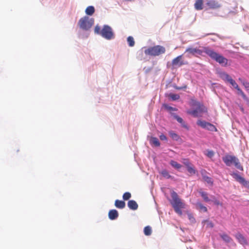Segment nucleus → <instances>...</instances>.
I'll return each instance as SVG.
<instances>
[{"label": "nucleus", "mask_w": 249, "mask_h": 249, "mask_svg": "<svg viewBox=\"0 0 249 249\" xmlns=\"http://www.w3.org/2000/svg\"><path fill=\"white\" fill-rule=\"evenodd\" d=\"M189 105L194 108L187 110V113L194 117H201V114L207 112V108L205 106L194 98L190 99Z\"/></svg>", "instance_id": "nucleus-1"}, {"label": "nucleus", "mask_w": 249, "mask_h": 249, "mask_svg": "<svg viewBox=\"0 0 249 249\" xmlns=\"http://www.w3.org/2000/svg\"><path fill=\"white\" fill-rule=\"evenodd\" d=\"M94 33L101 36L107 40L114 39L115 34L112 28L107 24H105L101 28L99 25H96L94 29Z\"/></svg>", "instance_id": "nucleus-2"}, {"label": "nucleus", "mask_w": 249, "mask_h": 249, "mask_svg": "<svg viewBox=\"0 0 249 249\" xmlns=\"http://www.w3.org/2000/svg\"><path fill=\"white\" fill-rule=\"evenodd\" d=\"M204 51L211 59L218 63L221 66L226 67L228 65V60L213 50L208 47H205Z\"/></svg>", "instance_id": "nucleus-3"}, {"label": "nucleus", "mask_w": 249, "mask_h": 249, "mask_svg": "<svg viewBox=\"0 0 249 249\" xmlns=\"http://www.w3.org/2000/svg\"><path fill=\"white\" fill-rule=\"evenodd\" d=\"M171 196L172 200H171L170 203L175 212L179 215H181L182 214L181 209L185 208V204L179 198L178 194L176 192H172L171 193Z\"/></svg>", "instance_id": "nucleus-4"}, {"label": "nucleus", "mask_w": 249, "mask_h": 249, "mask_svg": "<svg viewBox=\"0 0 249 249\" xmlns=\"http://www.w3.org/2000/svg\"><path fill=\"white\" fill-rule=\"evenodd\" d=\"M144 53L146 55L151 56H159L164 54L166 51L164 47L159 45L149 47L147 48H144Z\"/></svg>", "instance_id": "nucleus-5"}, {"label": "nucleus", "mask_w": 249, "mask_h": 249, "mask_svg": "<svg viewBox=\"0 0 249 249\" xmlns=\"http://www.w3.org/2000/svg\"><path fill=\"white\" fill-rule=\"evenodd\" d=\"M222 160L227 166H231L233 164L238 170L243 171V167L240 163L239 159L235 156L226 155L222 157Z\"/></svg>", "instance_id": "nucleus-6"}, {"label": "nucleus", "mask_w": 249, "mask_h": 249, "mask_svg": "<svg viewBox=\"0 0 249 249\" xmlns=\"http://www.w3.org/2000/svg\"><path fill=\"white\" fill-rule=\"evenodd\" d=\"M94 22V20L93 18H90L89 17H83L79 19L78 25L82 30L88 31L91 28Z\"/></svg>", "instance_id": "nucleus-7"}, {"label": "nucleus", "mask_w": 249, "mask_h": 249, "mask_svg": "<svg viewBox=\"0 0 249 249\" xmlns=\"http://www.w3.org/2000/svg\"><path fill=\"white\" fill-rule=\"evenodd\" d=\"M196 124L201 128L210 131L216 132L217 131L215 125L204 120L200 119L198 120L196 122Z\"/></svg>", "instance_id": "nucleus-8"}, {"label": "nucleus", "mask_w": 249, "mask_h": 249, "mask_svg": "<svg viewBox=\"0 0 249 249\" xmlns=\"http://www.w3.org/2000/svg\"><path fill=\"white\" fill-rule=\"evenodd\" d=\"M230 175L234 178L237 181L246 187H249V181L246 180L244 178L241 177L237 173L232 172L230 173Z\"/></svg>", "instance_id": "nucleus-9"}, {"label": "nucleus", "mask_w": 249, "mask_h": 249, "mask_svg": "<svg viewBox=\"0 0 249 249\" xmlns=\"http://www.w3.org/2000/svg\"><path fill=\"white\" fill-rule=\"evenodd\" d=\"M204 47L203 50H200L197 48L188 47L187 48L185 52V53H188L189 54L196 55H202L203 53H205Z\"/></svg>", "instance_id": "nucleus-10"}, {"label": "nucleus", "mask_w": 249, "mask_h": 249, "mask_svg": "<svg viewBox=\"0 0 249 249\" xmlns=\"http://www.w3.org/2000/svg\"><path fill=\"white\" fill-rule=\"evenodd\" d=\"M182 55H180L173 59L172 65L173 67H181L186 64V63L182 60Z\"/></svg>", "instance_id": "nucleus-11"}, {"label": "nucleus", "mask_w": 249, "mask_h": 249, "mask_svg": "<svg viewBox=\"0 0 249 249\" xmlns=\"http://www.w3.org/2000/svg\"><path fill=\"white\" fill-rule=\"evenodd\" d=\"M171 115L179 123L181 126L187 130L189 129V126L182 118L178 116L176 113L171 112Z\"/></svg>", "instance_id": "nucleus-12"}, {"label": "nucleus", "mask_w": 249, "mask_h": 249, "mask_svg": "<svg viewBox=\"0 0 249 249\" xmlns=\"http://www.w3.org/2000/svg\"><path fill=\"white\" fill-rule=\"evenodd\" d=\"M206 5L211 9H216L220 7V4L216 1L214 0H210L207 1Z\"/></svg>", "instance_id": "nucleus-13"}, {"label": "nucleus", "mask_w": 249, "mask_h": 249, "mask_svg": "<svg viewBox=\"0 0 249 249\" xmlns=\"http://www.w3.org/2000/svg\"><path fill=\"white\" fill-rule=\"evenodd\" d=\"M235 237L240 244L242 245H246L248 244L246 238L241 233H236Z\"/></svg>", "instance_id": "nucleus-14"}, {"label": "nucleus", "mask_w": 249, "mask_h": 249, "mask_svg": "<svg viewBox=\"0 0 249 249\" xmlns=\"http://www.w3.org/2000/svg\"><path fill=\"white\" fill-rule=\"evenodd\" d=\"M119 216V213L116 210L112 209L109 211L108 217L109 219L114 220L116 219Z\"/></svg>", "instance_id": "nucleus-15"}, {"label": "nucleus", "mask_w": 249, "mask_h": 249, "mask_svg": "<svg viewBox=\"0 0 249 249\" xmlns=\"http://www.w3.org/2000/svg\"><path fill=\"white\" fill-rule=\"evenodd\" d=\"M219 76L225 82L229 83L232 78L227 73L222 71L219 73Z\"/></svg>", "instance_id": "nucleus-16"}, {"label": "nucleus", "mask_w": 249, "mask_h": 249, "mask_svg": "<svg viewBox=\"0 0 249 249\" xmlns=\"http://www.w3.org/2000/svg\"><path fill=\"white\" fill-rule=\"evenodd\" d=\"M128 207L132 210L135 211L138 209V205L134 200H129L127 203Z\"/></svg>", "instance_id": "nucleus-17"}, {"label": "nucleus", "mask_w": 249, "mask_h": 249, "mask_svg": "<svg viewBox=\"0 0 249 249\" xmlns=\"http://www.w3.org/2000/svg\"><path fill=\"white\" fill-rule=\"evenodd\" d=\"M194 6L196 10H202L203 8V0H196Z\"/></svg>", "instance_id": "nucleus-18"}, {"label": "nucleus", "mask_w": 249, "mask_h": 249, "mask_svg": "<svg viewBox=\"0 0 249 249\" xmlns=\"http://www.w3.org/2000/svg\"><path fill=\"white\" fill-rule=\"evenodd\" d=\"M115 206L118 209H123L125 207V203L123 200L117 199L115 202Z\"/></svg>", "instance_id": "nucleus-19"}, {"label": "nucleus", "mask_w": 249, "mask_h": 249, "mask_svg": "<svg viewBox=\"0 0 249 249\" xmlns=\"http://www.w3.org/2000/svg\"><path fill=\"white\" fill-rule=\"evenodd\" d=\"M170 137L174 141H178L180 138L179 136L173 131L169 132Z\"/></svg>", "instance_id": "nucleus-20"}, {"label": "nucleus", "mask_w": 249, "mask_h": 249, "mask_svg": "<svg viewBox=\"0 0 249 249\" xmlns=\"http://www.w3.org/2000/svg\"><path fill=\"white\" fill-rule=\"evenodd\" d=\"M236 90L237 94L240 95L246 102H249V99L239 87Z\"/></svg>", "instance_id": "nucleus-21"}, {"label": "nucleus", "mask_w": 249, "mask_h": 249, "mask_svg": "<svg viewBox=\"0 0 249 249\" xmlns=\"http://www.w3.org/2000/svg\"><path fill=\"white\" fill-rule=\"evenodd\" d=\"M95 12L94 7L93 6H89L85 10L86 14L88 16H91Z\"/></svg>", "instance_id": "nucleus-22"}, {"label": "nucleus", "mask_w": 249, "mask_h": 249, "mask_svg": "<svg viewBox=\"0 0 249 249\" xmlns=\"http://www.w3.org/2000/svg\"><path fill=\"white\" fill-rule=\"evenodd\" d=\"M164 178L166 179L173 178V177L171 176L167 170L163 169L160 173Z\"/></svg>", "instance_id": "nucleus-23"}, {"label": "nucleus", "mask_w": 249, "mask_h": 249, "mask_svg": "<svg viewBox=\"0 0 249 249\" xmlns=\"http://www.w3.org/2000/svg\"><path fill=\"white\" fill-rule=\"evenodd\" d=\"M170 164L174 168L176 169H179L181 167H182V165L178 163V162H177V161L174 160H171L170 161Z\"/></svg>", "instance_id": "nucleus-24"}, {"label": "nucleus", "mask_w": 249, "mask_h": 249, "mask_svg": "<svg viewBox=\"0 0 249 249\" xmlns=\"http://www.w3.org/2000/svg\"><path fill=\"white\" fill-rule=\"evenodd\" d=\"M204 154L209 158H212L214 155V152L212 150L206 149L204 151Z\"/></svg>", "instance_id": "nucleus-25"}, {"label": "nucleus", "mask_w": 249, "mask_h": 249, "mask_svg": "<svg viewBox=\"0 0 249 249\" xmlns=\"http://www.w3.org/2000/svg\"><path fill=\"white\" fill-rule=\"evenodd\" d=\"M196 207L197 209L202 211L203 212L207 211V208L200 202H197L196 203Z\"/></svg>", "instance_id": "nucleus-26"}, {"label": "nucleus", "mask_w": 249, "mask_h": 249, "mask_svg": "<svg viewBox=\"0 0 249 249\" xmlns=\"http://www.w3.org/2000/svg\"><path fill=\"white\" fill-rule=\"evenodd\" d=\"M150 142L156 146H159L160 145V142L158 138L156 137H152L150 139Z\"/></svg>", "instance_id": "nucleus-27"}, {"label": "nucleus", "mask_w": 249, "mask_h": 249, "mask_svg": "<svg viewBox=\"0 0 249 249\" xmlns=\"http://www.w3.org/2000/svg\"><path fill=\"white\" fill-rule=\"evenodd\" d=\"M221 238L226 243H230L232 239L227 234L223 233L220 235Z\"/></svg>", "instance_id": "nucleus-28"}, {"label": "nucleus", "mask_w": 249, "mask_h": 249, "mask_svg": "<svg viewBox=\"0 0 249 249\" xmlns=\"http://www.w3.org/2000/svg\"><path fill=\"white\" fill-rule=\"evenodd\" d=\"M199 193L205 202H208L211 201V199L208 197L207 193L206 192H199Z\"/></svg>", "instance_id": "nucleus-29"}, {"label": "nucleus", "mask_w": 249, "mask_h": 249, "mask_svg": "<svg viewBox=\"0 0 249 249\" xmlns=\"http://www.w3.org/2000/svg\"><path fill=\"white\" fill-rule=\"evenodd\" d=\"M168 97L172 99L173 101H176L179 99L180 96L178 94H174L170 93L168 94Z\"/></svg>", "instance_id": "nucleus-30"}, {"label": "nucleus", "mask_w": 249, "mask_h": 249, "mask_svg": "<svg viewBox=\"0 0 249 249\" xmlns=\"http://www.w3.org/2000/svg\"><path fill=\"white\" fill-rule=\"evenodd\" d=\"M143 232L145 235L148 236L151 235L152 233L151 228L149 226H146L144 228Z\"/></svg>", "instance_id": "nucleus-31"}, {"label": "nucleus", "mask_w": 249, "mask_h": 249, "mask_svg": "<svg viewBox=\"0 0 249 249\" xmlns=\"http://www.w3.org/2000/svg\"><path fill=\"white\" fill-rule=\"evenodd\" d=\"M127 41L128 44V45L130 47H133L134 46L135 41H134V38L132 36H129L127 38Z\"/></svg>", "instance_id": "nucleus-32"}, {"label": "nucleus", "mask_w": 249, "mask_h": 249, "mask_svg": "<svg viewBox=\"0 0 249 249\" xmlns=\"http://www.w3.org/2000/svg\"><path fill=\"white\" fill-rule=\"evenodd\" d=\"M202 178L204 179V180L206 181L207 183L213 184V182L212 181V179L211 178L207 176L202 175Z\"/></svg>", "instance_id": "nucleus-33"}, {"label": "nucleus", "mask_w": 249, "mask_h": 249, "mask_svg": "<svg viewBox=\"0 0 249 249\" xmlns=\"http://www.w3.org/2000/svg\"><path fill=\"white\" fill-rule=\"evenodd\" d=\"M212 199H211V201H212L214 205H221L222 203L220 202V201L213 196H211Z\"/></svg>", "instance_id": "nucleus-34"}, {"label": "nucleus", "mask_w": 249, "mask_h": 249, "mask_svg": "<svg viewBox=\"0 0 249 249\" xmlns=\"http://www.w3.org/2000/svg\"><path fill=\"white\" fill-rule=\"evenodd\" d=\"M142 49L143 48L137 52V57L138 59L141 60H142L143 59V53H144V51H143Z\"/></svg>", "instance_id": "nucleus-35"}, {"label": "nucleus", "mask_w": 249, "mask_h": 249, "mask_svg": "<svg viewBox=\"0 0 249 249\" xmlns=\"http://www.w3.org/2000/svg\"><path fill=\"white\" fill-rule=\"evenodd\" d=\"M163 107L164 108L166 109L168 111H177L178 109L176 107H171L167 104H164Z\"/></svg>", "instance_id": "nucleus-36"}, {"label": "nucleus", "mask_w": 249, "mask_h": 249, "mask_svg": "<svg viewBox=\"0 0 249 249\" xmlns=\"http://www.w3.org/2000/svg\"><path fill=\"white\" fill-rule=\"evenodd\" d=\"M187 170L191 174H195L196 173V170L193 167L191 166V165L187 167Z\"/></svg>", "instance_id": "nucleus-37"}, {"label": "nucleus", "mask_w": 249, "mask_h": 249, "mask_svg": "<svg viewBox=\"0 0 249 249\" xmlns=\"http://www.w3.org/2000/svg\"><path fill=\"white\" fill-rule=\"evenodd\" d=\"M131 196V195L129 192H125L123 196V198L124 200H128Z\"/></svg>", "instance_id": "nucleus-38"}, {"label": "nucleus", "mask_w": 249, "mask_h": 249, "mask_svg": "<svg viewBox=\"0 0 249 249\" xmlns=\"http://www.w3.org/2000/svg\"><path fill=\"white\" fill-rule=\"evenodd\" d=\"M229 83H230L231 85V86L236 89L239 88L238 84L232 79L231 80V81L229 82Z\"/></svg>", "instance_id": "nucleus-39"}, {"label": "nucleus", "mask_w": 249, "mask_h": 249, "mask_svg": "<svg viewBox=\"0 0 249 249\" xmlns=\"http://www.w3.org/2000/svg\"><path fill=\"white\" fill-rule=\"evenodd\" d=\"M242 84L247 90H249V82L247 81L243 80L242 81Z\"/></svg>", "instance_id": "nucleus-40"}, {"label": "nucleus", "mask_w": 249, "mask_h": 249, "mask_svg": "<svg viewBox=\"0 0 249 249\" xmlns=\"http://www.w3.org/2000/svg\"><path fill=\"white\" fill-rule=\"evenodd\" d=\"M173 87L176 89H178V90H181V89H186L187 88V86L186 85H185L183 87H178L177 86V85H174L173 86Z\"/></svg>", "instance_id": "nucleus-41"}, {"label": "nucleus", "mask_w": 249, "mask_h": 249, "mask_svg": "<svg viewBox=\"0 0 249 249\" xmlns=\"http://www.w3.org/2000/svg\"><path fill=\"white\" fill-rule=\"evenodd\" d=\"M183 163L186 166V168L191 165V163L188 160H184Z\"/></svg>", "instance_id": "nucleus-42"}, {"label": "nucleus", "mask_w": 249, "mask_h": 249, "mask_svg": "<svg viewBox=\"0 0 249 249\" xmlns=\"http://www.w3.org/2000/svg\"><path fill=\"white\" fill-rule=\"evenodd\" d=\"M160 139L161 141H166L167 140L166 136L163 134H161V135H160Z\"/></svg>", "instance_id": "nucleus-43"}, {"label": "nucleus", "mask_w": 249, "mask_h": 249, "mask_svg": "<svg viewBox=\"0 0 249 249\" xmlns=\"http://www.w3.org/2000/svg\"><path fill=\"white\" fill-rule=\"evenodd\" d=\"M207 226L213 228V224L212 222H208L207 224Z\"/></svg>", "instance_id": "nucleus-44"}, {"label": "nucleus", "mask_w": 249, "mask_h": 249, "mask_svg": "<svg viewBox=\"0 0 249 249\" xmlns=\"http://www.w3.org/2000/svg\"><path fill=\"white\" fill-rule=\"evenodd\" d=\"M248 28V26H246V27H245L244 28H243V30L245 31H246V29Z\"/></svg>", "instance_id": "nucleus-45"}, {"label": "nucleus", "mask_w": 249, "mask_h": 249, "mask_svg": "<svg viewBox=\"0 0 249 249\" xmlns=\"http://www.w3.org/2000/svg\"><path fill=\"white\" fill-rule=\"evenodd\" d=\"M240 109H241V110L242 112H243V111H244V108H243V107H240Z\"/></svg>", "instance_id": "nucleus-46"}, {"label": "nucleus", "mask_w": 249, "mask_h": 249, "mask_svg": "<svg viewBox=\"0 0 249 249\" xmlns=\"http://www.w3.org/2000/svg\"><path fill=\"white\" fill-rule=\"evenodd\" d=\"M213 34H211V33H210V34H206L204 36H209V35H212Z\"/></svg>", "instance_id": "nucleus-47"}, {"label": "nucleus", "mask_w": 249, "mask_h": 249, "mask_svg": "<svg viewBox=\"0 0 249 249\" xmlns=\"http://www.w3.org/2000/svg\"><path fill=\"white\" fill-rule=\"evenodd\" d=\"M239 80L241 82V83H242V81L244 80H242L241 78H239Z\"/></svg>", "instance_id": "nucleus-48"}, {"label": "nucleus", "mask_w": 249, "mask_h": 249, "mask_svg": "<svg viewBox=\"0 0 249 249\" xmlns=\"http://www.w3.org/2000/svg\"><path fill=\"white\" fill-rule=\"evenodd\" d=\"M88 37V35H86L84 37L87 38Z\"/></svg>", "instance_id": "nucleus-49"}, {"label": "nucleus", "mask_w": 249, "mask_h": 249, "mask_svg": "<svg viewBox=\"0 0 249 249\" xmlns=\"http://www.w3.org/2000/svg\"><path fill=\"white\" fill-rule=\"evenodd\" d=\"M150 69H149V70H147L146 71V72H148L149 71H150Z\"/></svg>", "instance_id": "nucleus-50"}, {"label": "nucleus", "mask_w": 249, "mask_h": 249, "mask_svg": "<svg viewBox=\"0 0 249 249\" xmlns=\"http://www.w3.org/2000/svg\"><path fill=\"white\" fill-rule=\"evenodd\" d=\"M189 219H191V218H192V217H191V216L190 215H189Z\"/></svg>", "instance_id": "nucleus-51"}, {"label": "nucleus", "mask_w": 249, "mask_h": 249, "mask_svg": "<svg viewBox=\"0 0 249 249\" xmlns=\"http://www.w3.org/2000/svg\"><path fill=\"white\" fill-rule=\"evenodd\" d=\"M189 219H191V218H192V217H191V216L190 215H189Z\"/></svg>", "instance_id": "nucleus-52"}, {"label": "nucleus", "mask_w": 249, "mask_h": 249, "mask_svg": "<svg viewBox=\"0 0 249 249\" xmlns=\"http://www.w3.org/2000/svg\"><path fill=\"white\" fill-rule=\"evenodd\" d=\"M213 41H215V40L214 39H212Z\"/></svg>", "instance_id": "nucleus-53"}]
</instances>
